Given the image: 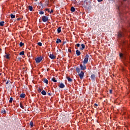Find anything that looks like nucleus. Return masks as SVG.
I'll list each match as a JSON object with an SVG mask.
<instances>
[{"label":"nucleus","instance_id":"nucleus-1","mask_svg":"<svg viewBox=\"0 0 130 130\" xmlns=\"http://www.w3.org/2000/svg\"><path fill=\"white\" fill-rule=\"evenodd\" d=\"M76 72H77V73L78 74L79 77H80V78L81 80H83V78H84V72H83V71L81 72V69L80 68H79L78 67H77L76 68ZM80 72H81L80 73Z\"/></svg>","mask_w":130,"mask_h":130},{"label":"nucleus","instance_id":"nucleus-2","mask_svg":"<svg viewBox=\"0 0 130 130\" xmlns=\"http://www.w3.org/2000/svg\"><path fill=\"white\" fill-rule=\"evenodd\" d=\"M43 58H44V57H43V56H40V57H38L37 58H36L35 61L36 63H39V62H41V61Z\"/></svg>","mask_w":130,"mask_h":130},{"label":"nucleus","instance_id":"nucleus-3","mask_svg":"<svg viewBox=\"0 0 130 130\" xmlns=\"http://www.w3.org/2000/svg\"><path fill=\"white\" fill-rule=\"evenodd\" d=\"M88 60H89V55L86 54V55L84 57V59L83 60V63H84V64H86V63H88Z\"/></svg>","mask_w":130,"mask_h":130},{"label":"nucleus","instance_id":"nucleus-4","mask_svg":"<svg viewBox=\"0 0 130 130\" xmlns=\"http://www.w3.org/2000/svg\"><path fill=\"white\" fill-rule=\"evenodd\" d=\"M80 67L81 70H82V71H85V70H86V64L84 63L83 64H80Z\"/></svg>","mask_w":130,"mask_h":130},{"label":"nucleus","instance_id":"nucleus-5","mask_svg":"<svg viewBox=\"0 0 130 130\" xmlns=\"http://www.w3.org/2000/svg\"><path fill=\"white\" fill-rule=\"evenodd\" d=\"M42 20L43 22H47V21H48V17L43 16L42 17Z\"/></svg>","mask_w":130,"mask_h":130},{"label":"nucleus","instance_id":"nucleus-6","mask_svg":"<svg viewBox=\"0 0 130 130\" xmlns=\"http://www.w3.org/2000/svg\"><path fill=\"white\" fill-rule=\"evenodd\" d=\"M11 56V54L9 53H5V55H4L5 58H6V59H10L11 57H10Z\"/></svg>","mask_w":130,"mask_h":130},{"label":"nucleus","instance_id":"nucleus-7","mask_svg":"<svg viewBox=\"0 0 130 130\" xmlns=\"http://www.w3.org/2000/svg\"><path fill=\"white\" fill-rule=\"evenodd\" d=\"M49 57H50V58H51V59H55V58H56V56L53 54H50Z\"/></svg>","mask_w":130,"mask_h":130},{"label":"nucleus","instance_id":"nucleus-8","mask_svg":"<svg viewBox=\"0 0 130 130\" xmlns=\"http://www.w3.org/2000/svg\"><path fill=\"white\" fill-rule=\"evenodd\" d=\"M76 55H77V56H79V55H81V52H80L79 50H76Z\"/></svg>","mask_w":130,"mask_h":130},{"label":"nucleus","instance_id":"nucleus-9","mask_svg":"<svg viewBox=\"0 0 130 130\" xmlns=\"http://www.w3.org/2000/svg\"><path fill=\"white\" fill-rule=\"evenodd\" d=\"M59 88H61V89H62V88H64L65 86H64V84H63V83H61L59 85Z\"/></svg>","mask_w":130,"mask_h":130},{"label":"nucleus","instance_id":"nucleus-10","mask_svg":"<svg viewBox=\"0 0 130 130\" xmlns=\"http://www.w3.org/2000/svg\"><path fill=\"white\" fill-rule=\"evenodd\" d=\"M57 33H60V32H61V27L59 26L58 28H57Z\"/></svg>","mask_w":130,"mask_h":130},{"label":"nucleus","instance_id":"nucleus-11","mask_svg":"<svg viewBox=\"0 0 130 130\" xmlns=\"http://www.w3.org/2000/svg\"><path fill=\"white\" fill-rule=\"evenodd\" d=\"M80 49L81 50H84V49H85V45L84 44H81V48H80Z\"/></svg>","mask_w":130,"mask_h":130},{"label":"nucleus","instance_id":"nucleus-12","mask_svg":"<svg viewBox=\"0 0 130 130\" xmlns=\"http://www.w3.org/2000/svg\"><path fill=\"white\" fill-rule=\"evenodd\" d=\"M68 82H73V79L69 77H67Z\"/></svg>","mask_w":130,"mask_h":130},{"label":"nucleus","instance_id":"nucleus-13","mask_svg":"<svg viewBox=\"0 0 130 130\" xmlns=\"http://www.w3.org/2000/svg\"><path fill=\"white\" fill-rule=\"evenodd\" d=\"M48 5H49V1L47 0L45 1V6H47V7H48Z\"/></svg>","mask_w":130,"mask_h":130},{"label":"nucleus","instance_id":"nucleus-14","mask_svg":"<svg viewBox=\"0 0 130 130\" xmlns=\"http://www.w3.org/2000/svg\"><path fill=\"white\" fill-rule=\"evenodd\" d=\"M118 37H122V36H123V35L122 34V32H120L118 33Z\"/></svg>","mask_w":130,"mask_h":130},{"label":"nucleus","instance_id":"nucleus-15","mask_svg":"<svg viewBox=\"0 0 130 130\" xmlns=\"http://www.w3.org/2000/svg\"><path fill=\"white\" fill-rule=\"evenodd\" d=\"M28 9L29 10V11L32 12V11H33V7H32L31 6H28Z\"/></svg>","mask_w":130,"mask_h":130},{"label":"nucleus","instance_id":"nucleus-16","mask_svg":"<svg viewBox=\"0 0 130 130\" xmlns=\"http://www.w3.org/2000/svg\"><path fill=\"white\" fill-rule=\"evenodd\" d=\"M56 42L57 44L61 43V40L59 39H57Z\"/></svg>","mask_w":130,"mask_h":130},{"label":"nucleus","instance_id":"nucleus-17","mask_svg":"<svg viewBox=\"0 0 130 130\" xmlns=\"http://www.w3.org/2000/svg\"><path fill=\"white\" fill-rule=\"evenodd\" d=\"M25 54V52L22 51L19 53V55H24Z\"/></svg>","mask_w":130,"mask_h":130},{"label":"nucleus","instance_id":"nucleus-18","mask_svg":"<svg viewBox=\"0 0 130 130\" xmlns=\"http://www.w3.org/2000/svg\"><path fill=\"white\" fill-rule=\"evenodd\" d=\"M10 17L11 19H15V18H16V16L14 14H11Z\"/></svg>","mask_w":130,"mask_h":130},{"label":"nucleus","instance_id":"nucleus-19","mask_svg":"<svg viewBox=\"0 0 130 130\" xmlns=\"http://www.w3.org/2000/svg\"><path fill=\"white\" fill-rule=\"evenodd\" d=\"M41 94H42V95H46V91H45V90H42V91L41 92Z\"/></svg>","mask_w":130,"mask_h":130},{"label":"nucleus","instance_id":"nucleus-20","mask_svg":"<svg viewBox=\"0 0 130 130\" xmlns=\"http://www.w3.org/2000/svg\"><path fill=\"white\" fill-rule=\"evenodd\" d=\"M20 96L21 98H25V93H21Z\"/></svg>","mask_w":130,"mask_h":130},{"label":"nucleus","instance_id":"nucleus-21","mask_svg":"<svg viewBox=\"0 0 130 130\" xmlns=\"http://www.w3.org/2000/svg\"><path fill=\"white\" fill-rule=\"evenodd\" d=\"M29 125L30 126V127H33L34 125V124L33 123V122L31 121L30 123H29Z\"/></svg>","mask_w":130,"mask_h":130},{"label":"nucleus","instance_id":"nucleus-22","mask_svg":"<svg viewBox=\"0 0 130 130\" xmlns=\"http://www.w3.org/2000/svg\"><path fill=\"white\" fill-rule=\"evenodd\" d=\"M71 12H75L76 11V9L74 8V7H71Z\"/></svg>","mask_w":130,"mask_h":130},{"label":"nucleus","instance_id":"nucleus-23","mask_svg":"<svg viewBox=\"0 0 130 130\" xmlns=\"http://www.w3.org/2000/svg\"><path fill=\"white\" fill-rule=\"evenodd\" d=\"M90 78L91 79H92V80H94L95 79V75L94 74L91 75Z\"/></svg>","mask_w":130,"mask_h":130},{"label":"nucleus","instance_id":"nucleus-24","mask_svg":"<svg viewBox=\"0 0 130 130\" xmlns=\"http://www.w3.org/2000/svg\"><path fill=\"white\" fill-rule=\"evenodd\" d=\"M4 24H5V21H1L0 22V26H4Z\"/></svg>","mask_w":130,"mask_h":130},{"label":"nucleus","instance_id":"nucleus-25","mask_svg":"<svg viewBox=\"0 0 130 130\" xmlns=\"http://www.w3.org/2000/svg\"><path fill=\"white\" fill-rule=\"evenodd\" d=\"M20 106L21 108H22V109H24V108H25V107L23 106V103H20Z\"/></svg>","mask_w":130,"mask_h":130},{"label":"nucleus","instance_id":"nucleus-26","mask_svg":"<svg viewBox=\"0 0 130 130\" xmlns=\"http://www.w3.org/2000/svg\"><path fill=\"white\" fill-rule=\"evenodd\" d=\"M52 81L54 83H56V82H57V80H56L55 78H52Z\"/></svg>","mask_w":130,"mask_h":130},{"label":"nucleus","instance_id":"nucleus-27","mask_svg":"<svg viewBox=\"0 0 130 130\" xmlns=\"http://www.w3.org/2000/svg\"><path fill=\"white\" fill-rule=\"evenodd\" d=\"M44 82H45V84H48V80L47 79H45L44 80Z\"/></svg>","mask_w":130,"mask_h":130},{"label":"nucleus","instance_id":"nucleus-28","mask_svg":"<svg viewBox=\"0 0 130 130\" xmlns=\"http://www.w3.org/2000/svg\"><path fill=\"white\" fill-rule=\"evenodd\" d=\"M23 45H24V43H23V42H20V43H19V46H20V47H22V46H23Z\"/></svg>","mask_w":130,"mask_h":130},{"label":"nucleus","instance_id":"nucleus-29","mask_svg":"<svg viewBox=\"0 0 130 130\" xmlns=\"http://www.w3.org/2000/svg\"><path fill=\"white\" fill-rule=\"evenodd\" d=\"M10 103H13V98H10V99L9 100Z\"/></svg>","mask_w":130,"mask_h":130},{"label":"nucleus","instance_id":"nucleus-30","mask_svg":"<svg viewBox=\"0 0 130 130\" xmlns=\"http://www.w3.org/2000/svg\"><path fill=\"white\" fill-rule=\"evenodd\" d=\"M38 45H39V46H42V43L41 42H39L38 43Z\"/></svg>","mask_w":130,"mask_h":130},{"label":"nucleus","instance_id":"nucleus-31","mask_svg":"<svg viewBox=\"0 0 130 130\" xmlns=\"http://www.w3.org/2000/svg\"><path fill=\"white\" fill-rule=\"evenodd\" d=\"M39 14H40V15H43V14H44V12H43V11H40L39 12Z\"/></svg>","mask_w":130,"mask_h":130},{"label":"nucleus","instance_id":"nucleus-32","mask_svg":"<svg viewBox=\"0 0 130 130\" xmlns=\"http://www.w3.org/2000/svg\"><path fill=\"white\" fill-rule=\"evenodd\" d=\"M21 20H22V18L19 17L17 19V21H21Z\"/></svg>","mask_w":130,"mask_h":130},{"label":"nucleus","instance_id":"nucleus-33","mask_svg":"<svg viewBox=\"0 0 130 130\" xmlns=\"http://www.w3.org/2000/svg\"><path fill=\"white\" fill-rule=\"evenodd\" d=\"M50 14H51V13H53V10L51 9V11H49Z\"/></svg>","mask_w":130,"mask_h":130},{"label":"nucleus","instance_id":"nucleus-34","mask_svg":"<svg viewBox=\"0 0 130 130\" xmlns=\"http://www.w3.org/2000/svg\"><path fill=\"white\" fill-rule=\"evenodd\" d=\"M42 91V89H41V88H39L38 89V92H39L40 93V92H41Z\"/></svg>","mask_w":130,"mask_h":130},{"label":"nucleus","instance_id":"nucleus-35","mask_svg":"<svg viewBox=\"0 0 130 130\" xmlns=\"http://www.w3.org/2000/svg\"><path fill=\"white\" fill-rule=\"evenodd\" d=\"M45 11H47L48 12V13H49V11H50L49 9H48V8L46 9Z\"/></svg>","mask_w":130,"mask_h":130},{"label":"nucleus","instance_id":"nucleus-36","mask_svg":"<svg viewBox=\"0 0 130 130\" xmlns=\"http://www.w3.org/2000/svg\"><path fill=\"white\" fill-rule=\"evenodd\" d=\"M76 46H77V47H80V44H77Z\"/></svg>","mask_w":130,"mask_h":130},{"label":"nucleus","instance_id":"nucleus-37","mask_svg":"<svg viewBox=\"0 0 130 130\" xmlns=\"http://www.w3.org/2000/svg\"><path fill=\"white\" fill-rule=\"evenodd\" d=\"M109 91H110V94H112V89H110L109 90Z\"/></svg>","mask_w":130,"mask_h":130},{"label":"nucleus","instance_id":"nucleus-38","mask_svg":"<svg viewBox=\"0 0 130 130\" xmlns=\"http://www.w3.org/2000/svg\"><path fill=\"white\" fill-rule=\"evenodd\" d=\"M119 55H120V57H122L123 54H122V53H120Z\"/></svg>","mask_w":130,"mask_h":130},{"label":"nucleus","instance_id":"nucleus-39","mask_svg":"<svg viewBox=\"0 0 130 130\" xmlns=\"http://www.w3.org/2000/svg\"><path fill=\"white\" fill-rule=\"evenodd\" d=\"M10 82V81L8 80L6 83V85H8V84H9V82Z\"/></svg>","mask_w":130,"mask_h":130},{"label":"nucleus","instance_id":"nucleus-40","mask_svg":"<svg viewBox=\"0 0 130 130\" xmlns=\"http://www.w3.org/2000/svg\"><path fill=\"white\" fill-rule=\"evenodd\" d=\"M103 0H98V2H99V3H101V2H103Z\"/></svg>","mask_w":130,"mask_h":130},{"label":"nucleus","instance_id":"nucleus-41","mask_svg":"<svg viewBox=\"0 0 130 130\" xmlns=\"http://www.w3.org/2000/svg\"><path fill=\"white\" fill-rule=\"evenodd\" d=\"M68 51H69V52H72V50L69 49V50H68Z\"/></svg>","mask_w":130,"mask_h":130},{"label":"nucleus","instance_id":"nucleus-42","mask_svg":"<svg viewBox=\"0 0 130 130\" xmlns=\"http://www.w3.org/2000/svg\"><path fill=\"white\" fill-rule=\"evenodd\" d=\"M94 106H98V105L97 104H94Z\"/></svg>","mask_w":130,"mask_h":130},{"label":"nucleus","instance_id":"nucleus-43","mask_svg":"<svg viewBox=\"0 0 130 130\" xmlns=\"http://www.w3.org/2000/svg\"><path fill=\"white\" fill-rule=\"evenodd\" d=\"M48 95H49V96H50V93H48Z\"/></svg>","mask_w":130,"mask_h":130},{"label":"nucleus","instance_id":"nucleus-44","mask_svg":"<svg viewBox=\"0 0 130 130\" xmlns=\"http://www.w3.org/2000/svg\"><path fill=\"white\" fill-rule=\"evenodd\" d=\"M123 1H124V2H126L127 0H123Z\"/></svg>","mask_w":130,"mask_h":130},{"label":"nucleus","instance_id":"nucleus-45","mask_svg":"<svg viewBox=\"0 0 130 130\" xmlns=\"http://www.w3.org/2000/svg\"><path fill=\"white\" fill-rule=\"evenodd\" d=\"M0 76H2V74L1 73H0Z\"/></svg>","mask_w":130,"mask_h":130},{"label":"nucleus","instance_id":"nucleus-46","mask_svg":"<svg viewBox=\"0 0 130 130\" xmlns=\"http://www.w3.org/2000/svg\"><path fill=\"white\" fill-rule=\"evenodd\" d=\"M4 113H6V111H4Z\"/></svg>","mask_w":130,"mask_h":130},{"label":"nucleus","instance_id":"nucleus-47","mask_svg":"<svg viewBox=\"0 0 130 130\" xmlns=\"http://www.w3.org/2000/svg\"><path fill=\"white\" fill-rule=\"evenodd\" d=\"M35 1H38V0H35Z\"/></svg>","mask_w":130,"mask_h":130}]
</instances>
